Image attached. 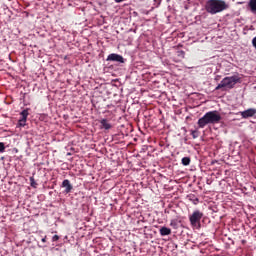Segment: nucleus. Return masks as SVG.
Segmentation results:
<instances>
[{"label":"nucleus","instance_id":"nucleus-5","mask_svg":"<svg viewBox=\"0 0 256 256\" xmlns=\"http://www.w3.org/2000/svg\"><path fill=\"white\" fill-rule=\"evenodd\" d=\"M21 118L18 121V125L19 127H25L26 123H27V117H29V110L25 109L23 110L21 113Z\"/></svg>","mask_w":256,"mask_h":256},{"label":"nucleus","instance_id":"nucleus-20","mask_svg":"<svg viewBox=\"0 0 256 256\" xmlns=\"http://www.w3.org/2000/svg\"><path fill=\"white\" fill-rule=\"evenodd\" d=\"M46 241H47V237L42 238V243H46Z\"/></svg>","mask_w":256,"mask_h":256},{"label":"nucleus","instance_id":"nucleus-12","mask_svg":"<svg viewBox=\"0 0 256 256\" xmlns=\"http://www.w3.org/2000/svg\"><path fill=\"white\" fill-rule=\"evenodd\" d=\"M179 223H181V221H179V219H177V218L172 219L170 221V227H172L173 229H179Z\"/></svg>","mask_w":256,"mask_h":256},{"label":"nucleus","instance_id":"nucleus-11","mask_svg":"<svg viewBox=\"0 0 256 256\" xmlns=\"http://www.w3.org/2000/svg\"><path fill=\"white\" fill-rule=\"evenodd\" d=\"M248 7L250 11L256 15V0H249Z\"/></svg>","mask_w":256,"mask_h":256},{"label":"nucleus","instance_id":"nucleus-7","mask_svg":"<svg viewBox=\"0 0 256 256\" xmlns=\"http://www.w3.org/2000/svg\"><path fill=\"white\" fill-rule=\"evenodd\" d=\"M107 61H115L116 63H124L123 56L119 54H110L107 57Z\"/></svg>","mask_w":256,"mask_h":256},{"label":"nucleus","instance_id":"nucleus-8","mask_svg":"<svg viewBox=\"0 0 256 256\" xmlns=\"http://www.w3.org/2000/svg\"><path fill=\"white\" fill-rule=\"evenodd\" d=\"M62 187L65 188V193H71V191L73 189L71 182L67 179L62 182Z\"/></svg>","mask_w":256,"mask_h":256},{"label":"nucleus","instance_id":"nucleus-3","mask_svg":"<svg viewBox=\"0 0 256 256\" xmlns=\"http://www.w3.org/2000/svg\"><path fill=\"white\" fill-rule=\"evenodd\" d=\"M237 83H241V77H239V75L227 76L220 81L215 89L216 91H219V89L229 91L233 89Z\"/></svg>","mask_w":256,"mask_h":256},{"label":"nucleus","instance_id":"nucleus-4","mask_svg":"<svg viewBox=\"0 0 256 256\" xmlns=\"http://www.w3.org/2000/svg\"><path fill=\"white\" fill-rule=\"evenodd\" d=\"M203 219V212L195 210L192 215L189 216L190 225L192 227H201V220Z\"/></svg>","mask_w":256,"mask_h":256},{"label":"nucleus","instance_id":"nucleus-13","mask_svg":"<svg viewBox=\"0 0 256 256\" xmlns=\"http://www.w3.org/2000/svg\"><path fill=\"white\" fill-rule=\"evenodd\" d=\"M191 164V158L189 157H183L182 158V165H184V167H187V165Z\"/></svg>","mask_w":256,"mask_h":256},{"label":"nucleus","instance_id":"nucleus-18","mask_svg":"<svg viewBox=\"0 0 256 256\" xmlns=\"http://www.w3.org/2000/svg\"><path fill=\"white\" fill-rule=\"evenodd\" d=\"M192 201H193L194 205H197V203H199V198H194Z\"/></svg>","mask_w":256,"mask_h":256},{"label":"nucleus","instance_id":"nucleus-9","mask_svg":"<svg viewBox=\"0 0 256 256\" xmlns=\"http://www.w3.org/2000/svg\"><path fill=\"white\" fill-rule=\"evenodd\" d=\"M100 124H101V129H105L106 131H108V129H111L113 127V125H111V123H109L107 119H102L100 121Z\"/></svg>","mask_w":256,"mask_h":256},{"label":"nucleus","instance_id":"nucleus-17","mask_svg":"<svg viewBox=\"0 0 256 256\" xmlns=\"http://www.w3.org/2000/svg\"><path fill=\"white\" fill-rule=\"evenodd\" d=\"M52 241H59V236L58 235H54L52 237Z\"/></svg>","mask_w":256,"mask_h":256},{"label":"nucleus","instance_id":"nucleus-14","mask_svg":"<svg viewBox=\"0 0 256 256\" xmlns=\"http://www.w3.org/2000/svg\"><path fill=\"white\" fill-rule=\"evenodd\" d=\"M30 185L31 187H34V189L37 187V182H35V178L30 177Z\"/></svg>","mask_w":256,"mask_h":256},{"label":"nucleus","instance_id":"nucleus-16","mask_svg":"<svg viewBox=\"0 0 256 256\" xmlns=\"http://www.w3.org/2000/svg\"><path fill=\"white\" fill-rule=\"evenodd\" d=\"M178 57H182V59H185V51L183 50L178 51Z\"/></svg>","mask_w":256,"mask_h":256},{"label":"nucleus","instance_id":"nucleus-6","mask_svg":"<svg viewBox=\"0 0 256 256\" xmlns=\"http://www.w3.org/2000/svg\"><path fill=\"white\" fill-rule=\"evenodd\" d=\"M240 115H241L242 119H249V117H255L256 109L250 108V109L244 110V111L240 112Z\"/></svg>","mask_w":256,"mask_h":256},{"label":"nucleus","instance_id":"nucleus-19","mask_svg":"<svg viewBox=\"0 0 256 256\" xmlns=\"http://www.w3.org/2000/svg\"><path fill=\"white\" fill-rule=\"evenodd\" d=\"M156 4V7H159V5H161V0H154Z\"/></svg>","mask_w":256,"mask_h":256},{"label":"nucleus","instance_id":"nucleus-15","mask_svg":"<svg viewBox=\"0 0 256 256\" xmlns=\"http://www.w3.org/2000/svg\"><path fill=\"white\" fill-rule=\"evenodd\" d=\"M0 153H5V143L0 142Z\"/></svg>","mask_w":256,"mask_h":256},{"label":"nucleus","instance_id":"nucleus-1","mask_svg":"<svg viewBox=\"0 0 256 256\" xmlns=\"http://www.w3.org/2000/svg\"><path fill=\"white\" fill-rule=\"evenodd\" d=\"M205 9L210 15H217V13H223L229 9V4L224 0H208Z\"/></svg>","mask_w":256,"mask_h":256},{"label":"nucleus","instance_id":"nucleus-10","mask_svg":"<svg viewBox=\"0 0 256 256\" xmlns=\"http://www.w3.org/2000/svg\"><path fill=\"white\" fill-rule=\"evenodd\" d=\"M160 235H161V237H165V236H167V235H171V230H170V228L165 227V226H163L162 228H160Z\"/></svg>","mask_w":256,"mask_h":256},{"label":"nucleus","instance_id":"nucleus-2","mask_svg":"<svg viewBox=\"0 0 256 256\" xmlns=\"http://www.w3.org/2000/svg\"><path fill=\"white\" fill-rule=\"evenodd\" d=\"M219 121H221V114L218 111H210L198 120V126L203 129L206 125H215Z\"/></svg>","mask_w":256,"mask_h":256}]
</instances>
